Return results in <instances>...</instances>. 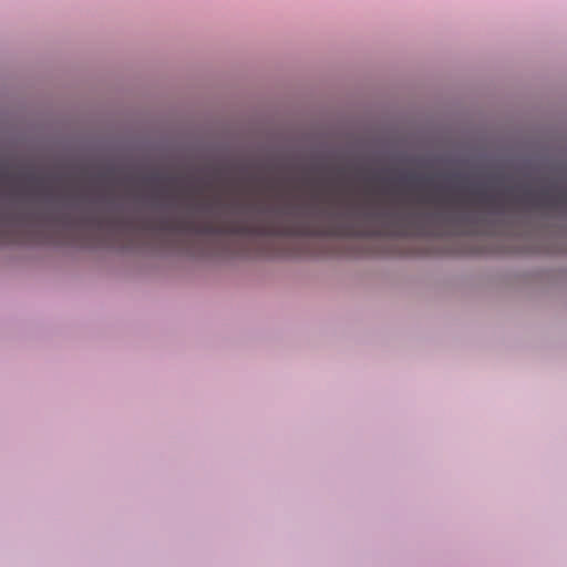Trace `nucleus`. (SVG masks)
Instances as JSON below:
<instances>
[{
	"label": "nucleus",
	"mask_w": 567,
	"mask_h": 567,
	"mask_svg": "<svg viewBox=\"0 0 567 567\" xmlns=\"http://www.w3.org/2000/svg\"><path fill=\"white\" fill-rule=\"evenodd\" d=\"M522 203L544 208H556L560 205L567 206V193L553 194L549 189L534 192L527 187L522 189Z\"/></svg>",
	"instance_id": "7ed1b4c3"
},
{
	"label": "nucleus",
	"mask_w": 567,
	"mask_h": 567,
	"mask_svg": "<svg viewBox=\"0 0 567 567\" xmlns=\"http://www.w3.org/2000/svg\"><path fill=\"white\" fill-rule=\"evenodd\" d=\"M261 216L251 218H207L197 220L193 216L159 218L156 223H145L146 229L166 233L195 234L205 236H422L426 230L422 226L396 220L390 225L370 228L358 225L338 212L319 208L318 213L327 220H313L291 206L269 209L265 206L254 207Z\"/></svg>",
	"instance_id": "f257e3e1"
},
{
	"label": "nucleus",
	"mask_w": 567,
	"mask_h": 567,
	"mask_svg": "<svg viewBox=\"0 0 567 567\" xmlns=\"http://www.w3.org/2000/svg\"><path fill=\"white\" fill-rule=\"evenodd\" d=\"M28 178L31 181V182H35L39 186V188L41 187L42 185V182L39 179V178H35L33 175H29Z\"/></svg>",
	"instance_id": "423d86ee"
},
{
	"label": "nucleus",
	"mask_w": 567,
	"mask_h": 567,
	"mask_svg": "<svg viewBox=\"0 0 567 567\" xmlns=\"http://www.w3.org/2000/svg\"><path fill=\"white\" fill-rule=\"evenodd\" d=\"M402 181L416 186H430L433 182L432 177H417L415 175L404 176Z\"/></svg>",
	"instance_id": "20e7f679"
},
{
	"label": "nucleus",
	"mask_w": 567,
	"mask_h": 567,
	"mask_svg": "<svg viewBox=\"0 0 567 567\" xmlns=\"http://www.w3.org/2000/svg\"><path fill=\"white\" fill-rule=\"evenodd\" d=\"M0 244H2V213H0Z\"/></svg>",
	"instance_id": "6e6552de"
},
{
	"label": "nucleus",
	"mask_w": 567,
	"mask_h": 567,
	"mask_svg": "<svg viewBox=\"0 0 567 567\" xmlns=\"http://www.w3.org/2000/svg\"><path fill=\"white\" fill-rule=\"evenodd\" d=\"M56 221L71 230L84 227L96 231L118 233L131 227L130 220L116 216L87 215L83 216L78 223L73 221L69 216H63Z\"/></svg>",
	"instance_id": "f03ea898"
},
{
	"label": "nucleus",
	"mask_w": 567,
	"mask_h": 567,
	"mask_svg": "<svg viewBox=\"0 0 567 567\" xmlns=\"http://www.w3.org/2000/svg\"><path fill=\"white\" fill-rule=\"evenodd\" d=\"M163 179H164V177H163V176H161V175H158V174H154V175L150 176V177L146 179V182H147L148 184H152V185H157V184H159Z\"/></svg>",
	"instance_id": "39448f33"
},
{
	"label": "nucleus",
	"mask_w": 567,
	"mask_h": 567,
	"mask_svg": "<svg viewBox=\"0 0 567 567\" xmlns=\"http://www.w3.org/2000/svg\"><path fill=\"white\" fill-rule=\"evenodd\" d=\"M200 207L205 212H210L213 208V205L212 204H203Z\"/></svg>",
	"instance_id": "0eeeda50"
},
{
	"label": "nucleus",
	"mask_w": 567,
	"mask_h": 567,
	"mask_svg": "<svg viewBox=\"0 0 567 567\" xmlns=\"http://www.w3.org/2000/svg\"><path fill=\"white\" fill-rule=\"evenodd\" d=\"M7 177H8V173L6 171H3V169H0V178L4 179Z\"/></svg>",
	"instance_id": "1a4fd4ad"
}]
</instances>
